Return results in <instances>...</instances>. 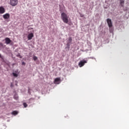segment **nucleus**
Wrapping results in <instances>:
<instances>
[{
	"label": "nucleus",
	"instance_id": "5",
	"mask_svg": "<svg viewBox=\"0 0 129 129\" xmlns=\"http://www.w3.org/2000/svg\"><path fill=\"white\" fill-rule=\"evenodd\" d=\"M34 37V34L33 33H30L28 35L27 38L28 40H31L32 38Z\"/></svg>",
	"mask_w": 129,
	"mask_h": 129
},
{
	"label": "nucleus",
	"instance_id": "22",
	"mask_svg": "<svg viewBox=\"0 0 129 129\" xmlns=\"http://www.w3.org/2000/svg\"><path fill=\"white\" fill-rule=\"evenodd\" d=\"M0 57H1V54H0Z\"/></svg>",
	"mask_w": 129,
	"mask_h": 129
},
{
	"label": "nucleus",
	"instance_id": "18",
	"mask_svg": "<svg viewBox=\"0 0 129 129\" xmlns=\"http://www.w3.org/2000/svg\"><path fill=\"white\" fill-rule=\"evenodd\" d=\"M22 65H25L26 63H25V62H22Z\"/></svg>",
	"mask_w": 129,
	"mask_h": 129
},
{
	"label": "nucleus",
	"instance_id": "17",
	"mask_svg": "<svg viewBox=\"0 0 129 129\" xmlns=\"http://www.w3.org/2000/svg\"><path fill=\"white\" fill-rule=\"evenodd\" d=\"M17 57H20L21 58H22V56H21V55L20 54H17Z\"/></svg>",
	"mask_w": 129,
	"mask_h": 129
},
{
	"label": "nucleus",
	"instance_id": "12",
	"mask_svg": "<svg viewBox=\"0 0 129 129\" xmlns=\"http://www.w3.org/2000/svg\"><path fill=\"white\" fill-rule=\"evenodd\" d=\"M14 98L15 100H17L19 99V97H18V96L17 94H15V95L14 96Z\"/></svg>",
	"mask_w": 129,
	"mask_h": 129
},
{
	"label": "nucleus",
	"instance_id": "6",
	"mask_svg": "<svg viewBox=\"0 0 129 129\" xmlns=\"http://www.w3.org/2000/svg\"><path fill=\"white\" fill-rule=\"evenodd\" d=\"M5 20L9 19L10 18V15L9 13H6L3 16Z\"/></svg>",
	"mask_w": 129,
	"mask_h": 129
},
{
	"label": "nucleus",
	"instance_id": "14",
	"mask_svg": "<svg viewBox=\"0 0 129 129\" xmlns=\"http://www.w3.org/2000/svg\"><path fill=\"white\" fill-rule=\"evenodd\" d=\"M33 59L34 61H36L38 59V57L36 56H34L33 57Z\"/></svg>",
	"mask_w": 129,
	"mask_h": 129
},
{
	"label": "nucleus",
	"instance_id": "4",
	"mask_svg": "<svg viewBox=\"0 0 129 129\" xmlns=\"http://www.w3.org/2000/svg\"><path fill=\"white\" fill-rule=\"evenodd\" d=\"M107 23L109 28H111L112 27V22H111V20L109 18L107 19Z\"/></svg>",
	"mask_w": 129,
	"mask_h": 129
},
{
	"label": "nucleus",
	"instance_id": "1",
	"mask_svg": "<svg viewBox=\"0 0 129 129\" xmlns=\"http://www.w3.org/2000/svg\"><path fill=\"white\" fill-rule=\"evenodd\" d=\"M69 17L66 13H62L61 14V19L63 22L65 24H68L69 25H71L72 23L69 22Z\"/></svg>",
	"mask_w": 129,
	"mask_h": 129
},
{
	"label": "nucleus",
	"instance_id": "16",
	"mask_svg": "<svg viewBox=\"0 0 129 129\" xmlns=\"http://www.w3.org/2000/svg\"><path fill=\"white\" fill-rule=\"evenodd\" d=\"M23 106H24V108H26L28 106V104L24 102V103H23Z\"/></svg>",
	"mask_w": 129,
	"mask_h": 129
},
{
	"label": "nucleus",
	"instance_id": "15",
	"mask_svg": "<svg viewBox=\"0 0 129 129\" xmlns=\"http://www.w3.org/2000/svg\"><path fill=\"white\" fill-rule=\"evenodd\" d=\"M13 75L15 77H18V75L17 73H13Z\"/></svg>",
	"mask_w": 129,
	"mask_h": 129
},
{
	"label": "nucleus",
	"instance_id": "13",
	"mask_svg": "<svg viewBox=\"0 0 129 129\" xmlns=\"http://www.w3.org/2000/svg\"><path fill=\"white\" fill-rule=\"evenodd\" d=\"M72 42V38L71 37H70L69 38V43L71 44Z\"/></svg>",
	"mask_w": 129,
	"mask_h": 129
},
{
	"label": "nucleus",
	"instance_id": "20",
	"mask_svg": "<svg viewBox=\"0 0 129 129\" xmlns=\"http://www.w3.org/2000/svg\"><path fill=\"white\" fill-rule=\"evenodd\" d=\"M16 86H18V84H16Z\"/></svg>",
	"mask_w": 129,
	"mask_h": 129
},
{
	"label": "nucleus",
	"instance_id": "11",
	"mask_svg": "<svg viewBox=\"0 0 129 129\" xmlns=\"http://www.w3.org/2000/svg\"><path fill=\"white\" fill-rule=\"evenodd\" d=\"M18 113H19V112L17 110H14V111H12L11 113V114L12 115H17L18 114Z\"/></svg>",
	"mask_w": 129,
	"mask_h": 129
},
{
	"label": "nucleus",
	"instance_id": "2",
	"mask_svg": "<svg viewBox=\"0 0 129 129\" xmlns=\"http://www.w3.org/2000/svg\"><path fill=\"white\" fill-rule=\"evenodd\" d=\"M18 4V0H10V5L12 7H16Z\"/></svg>",
	"mask_w": 129,
	"mask_h": 129
},
{
	"label": "nucleus",
	"instance_id": "21",
	"mask_svg": "<svg viewBox=\"0 0 129 129\" xmlns=\"http://www.w3.org/2000/svg\"><path fill=\"white\" fill-rule=\"evenodd\" d=\"M11 87H12V84L11 85Z\"/></svg>",
	"mask_w": 129,
	"mask_h": 129
},
{
	"label": "nucleus",
	"instance_id": "8",
	"mask_svg": "<svg viewBox=\"0 0 129 129\" xmlns=\"http://www.w3.org/2000/svg\"><path fill=\"white\" fill-rule=\"evenodd\" d=\"M12 40L8 37L5 38V42L6 44H9L11 43Z\"/></svg>",
	"mask_w": 129,
	"mask_h": 129
},
{
	"label": "nucleus",
	"instance_id": "7",
	"mask_svg": "<svg viewBox=\"0 0 129 129\" xmlns=\"http://www.w3.org/2000/svg\"><path fill=\"white\" fill-rule=\"evenodd\" d=\"M60 82V78H56L54 79V83L55 84H59V82Z\"/></svg>",
	"mask_w": 129,
	"mask_h": 129
},
{
	"label": "nucleus",
	"instance_id": "19",
	"mask_svg": "<svg viewBox=\"0 0 129 129\" xmlns=\"http://www.w3.org/2000/svg\"><path fill=\"white\" fill-rule=\"evenodd\" d=\"M67 46H68L69 47H70V45L69 43H67Z\"/></svg>",
	"mask_w": 129,
	"mask_h": 129
},
{
	"label": "nucleus",
	"instance_id": "3",
	"mask_svg": "<svg viewBox=\"0 0 129 129\" xmlns=\"http://www.w3.org/2000/svg\"><path fill=\"white\" fill-rule=\"evenodd\" d=\"M87 63V61L86 60H81L78 64V66L80 68H82L83 66H84V65Z\"/></svg>",
	"mask_w": 129,
	"mask_h": 129
},
{
	"label": "nucleus",
	"instance_id": "9",
	"mask_svg": "<svg viewBox=\"0 0 129 129\" xmlns=\"http://www.w3.org/2000/svg\"><path fill=\"white\" fill-rule=\"evenodd\" d=\"M5 13V9L3 7H0V14H4Z\"/></svg>",
	"mask_w": 129,
	"mask_h": 129
},
{
	"label": "nucleus",
	"instance_id": "10",
	"mask_svg": "<svg viewBox=\"0 0 129 129\" xmlns=\"http://www.w3.org/2000/svg\"><path fill=\"white\" fill-rule=\"evenodd\" d=\"M120 1V5L121 7L123 8L124 5V0H119Z\"/></svg>",
	"mask_w": 129,
	"mask_h": 129
}]
</instances>
